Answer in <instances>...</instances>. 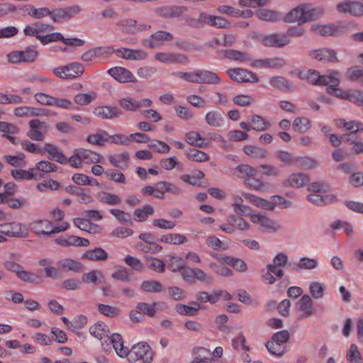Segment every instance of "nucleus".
Returning <instances> with one entry per match:
<instances>
[{"label":"nucleus","mask_w":363,"mask_h":363,"mask_svg":"<svg viewBox=\"0 0 363 363\" xmlns=\"http://www.w3.org/2000/svg\"><path fill=\"white\" fill-rule=\"evenodd\" d=\"M256 176H250L247 179L244 180L245 185L251 189L256 191H267L269 184L267 183L263 182L261 179L255 178Z\"/></svg>","instance_id":"nucleus-38"},{"label":"nucleus","mask_w":363,"mask_h":363,"mask_svg":"<svg viewBox=\"0 0 363 363\" xmlns=\"http://www.w3.org/2000/svg\"><path fill=\"white\" fill-rule=\"evenodd\" d=\"M160 240L167 244L179 245L186 241V238L180 233H169L162 235Z\"/></svg>","instance_id":"nucleus-48"},{"label":"nucleus","mask_w":363,"mask_h":363,"mask_svg":"<svg viewBox=\"0 0 363 363\" xmlns=\"http://www.w3.org/2000/svg\"><path fill=\"white\" fill-rule=\"evenodd\" d=\"M335 125L338 128H344L346 130H350L352 133L363 131V123L357 121H346L342 118H340L335 121Z\"/></svg>","instance_id":"nucleus-35"},{"label":"nucleus","mask_w":363,"mask_h":363,"mask_svg":"<svg viewBox=\"0 0 363 363\" xmlns=\"http://www.w3.org/2000/svg\"><path fill=\"white\" fill-rule=\"evenodd\" d=\"M185 155L188 160L196 162H206L210 160L208 154L195 148L186 150Z\"/></svg>","instance_id":"nucleus-41"},{"label":"nucleus","mask_w":363,"mask_h":363,"mask_svg":"<svg viewBox=\"0 0 363 363\" xmlns=\"http://www.w3.org/2000/svg\"><path fill=\"white\" fill-rule=\"evenodd\" d=\"M309 55L315 60L323 62H337V52L329 48H321L310 52Z\"/></svg>","instance_id":"nucleus-17"},{"label":"nucleus","mask_w":363,"mask_h":363,"mask_svg":"<svg viewBox=\"0 0 363 363\" xmlns=\"http://www.w3.org/2000/svg\"><path fill=\"white\" fill-rule=\"evenodd\" d=\"M95 97L96 94L94 92L89 94L79 93L74 96V101L78 105L84 106L89 104Z\"/></svg>","instance_id":"nucleus-61"},{"label":"nucleus","mask_w":363,"mask_h":363,"mask_svg":"<svg viewBox=\"0 0 363 363\" xmlns=\"http://www.w3.org/2000/svg\"><path fill=\"white\" fill-rule=\"evenodd\" d=\"M22 62H33L35 61L38 57V51L31 47H28L24 50H21Z\"/></svg>","instance_id":"nucleus-60"},{"label":"nucleus","mask_w":363,"mask_h":363,"mask_svg":"<svg viewBox=\"0 0 363 363\" xmlns=\"http://www.w3.org/2000/svg\"><path fill=\"white\" fill-rule=\"evenodd\" d=\"M186 11V7L175 5L165 6L157 9L158 14L165 18L179 17Z\"/></svg>","instance_id":"nucleus-24"},{"label":"nucleus","mask_w":363,"mask_h":363,"mask_svg":"<svg viewBox=\"0 0 363 363\" xmlns=\"http://www.w3.org/2000/svg\"><path fill=\"white\" fill-rule=\"evenodd\" d=\"M350 363H362V356L356 345L352 344L346 354Z\"/></svg>","instance_id":"nucleus-55"},{"label":"nucleus","mask_w":363,"mask_h":363,"mask_svg":"<svg viewBox=\"0 0 363 363\" xmlns=\"http://www.w3.org/2000/svg\"><path fill=\"white\" fill-rule=\"evenodd\" d=\"M206 123L213 128H220L223 125V117L218 111H208L205 116Z\"/></svg>","instance_id":"nucleus-33"},{"label":"nucleus","mask_w":363,"mask_h":363,"mask_svg":"<svg viewBox=\"0 0 363 363\" xmlns=\"http://www.w3.org/2000/svg\"><path fill=\"white\" fill-rule=\"evenodd\" d=\"M118 26L123 33L135 34L143 30H145L150 26L145 24H138L133 19L121 21Z\"/></svg>","instance_id":"nucleus-21"},{"label":"nucleus","mask_w":363,"mask_h":363,"mask_svg":"<svg viewBox=\"0 0 363 363\" xmlns=\"http://www.w3.org/2000/svg\"><path fill=\"white\" fill-rule=\"evenodd\" d=\"M243 152L247 155L255 159H264L268 156V152L266 150L253 145L245 146L243 147Z\"/></svg>","instance_id":"nucleus-43"},{"label":"nucleus","mask_w":363,"mask_h":363,"mask_svg":"<svg viewBox=\"0 0 363 363\" xmlns=\"http://www.w3.org/2000/svg\"><path fill=\"white\" fill-rule=\"evenodd\" d=\"M129 160V154L124 152L121 154L111 155L108 157L109 162L114 166L118 168L124 169L128 167L127 162Z\"/></svg>","instance_id":"nucleus-44"},{"label":"nucleus","mask_w":363,"mask_h":363,"mask_svg":"<svg viewBox=\"0 0 363 363\" xmlns=\"http://www.w3.org/2000/svg\"><path fill=\"white\" fill-rule=\"evenodd\" d=\"M306 4V22L319 19L323 15V9L320 7H315L309 4Z\"/></svg>","instance_id":"nucleus-46"},{"label":"nucleus","mask_w":363,"mask_h":363,"mask_svg":"<svg viewBox=\"0 0 363 363\" xmlns=\"http://www.w3.org/2000/svg\"><path fill=\"white\" fill-rule=\"evenodd\" d=\"M209 267L218 275L223 277H230L233 275V272L223 264L211 262L209 264Z\"/></svg>","instance_id":"nucleus-62"},{"label":"nucleus","mask_w":363,"mask_h":363,"mask_svg":"<svg viewBox=\"0 0 363 363\" xmlns=\"http://www.w3.org/2000/svg\"><path fill=\"white\" fill-rule=\"evenodd\" d=\"M126 357L130 363H135L138 361L142 363H152L154 352L147 343L140 342L132 346Z\"/></svg>","instance_id":"nucleus-5"},{"label":"nucleus","mask_w":363,"mask_h":363,"mask_svg":"<svg viewBox=\"0 0 363 363\" xmlns=\"http://www.w3.org/2000/svg\"><path fill=\"white\" fill-rule=\"evenodd\" d=\"M155 57L162 63L184 64L189 61L187 57L184 55H176L169 52H157Z\"/></svg>","instance_id":"nucleus-23"},{"label":"nucleus","mask_w":363,"mask_h":363,"mask_svg":"<svg viewBox=\"0 0 363 363\" xmlns=\"http://www.w3.org/2000/svg\"><path fill=\"white\" fill-rule=\"evenodd\" d=\"M306 4H299L291 9L284 17L285 23H298V25L306 23Z\"/></svg>","instance_id":"nucleus-14"},{"label":"nucleus","mask_w":363,"mask_h":363,"mask_svg":"<svg viewBox=\"0 0 363 363\" xmlns=\"http://www.w3.org/2000/svg\"><path fill=\"white\" fill-rule=\"evenodd\" d=\"M296 166L306 169H314L318 166L317 161L309 157H296Z\"/></svg>","instance_id":"nucleus-52"},{"label":"nucleus","mask_w":363,"mask_h":363,"mask_svg":"<svg viewBox=\"0 0 363 363\" xmlns=\"http://www.w3.org/2000/svg\"><path fill=\"white\" fill-rule=\"evenodd\" d=\"M227 221L228 223H233L235 225V228L241 230H246L249 229L248 223L242 218L236 216L235 215H230L228 216Z\"/></svg>","instance_id":"nucleus-57"},{"label":"nucleus","mask_w":363,"mask_h":363,"mask_svg":"<svg viewBox=\"0 0 363 363\" xmlns=\"http://www.w3.org/2000/svg\"><path fill=\"white\" fill-rule=\"evenodd\" d=\"M294 130L304 133L311 128V121L306 118H296L293 122Z\"/></svg>","instance_id":"nucleus-56"},{"label":"nucleus","mask_w":363,"mask_h":363,"mask_svg":"<svg viewBox=\"0 0 363 363\" xmlns=\"http://www.w3.org/2000/svg\"><path fill=\"white\" fill-rule=\"evenodd\" d=\"M308 182V177L303 173L293 174L287 180L289 186L296 188L303 186Z\"/></svg>","instance_id":"nucleus-51"},{"label":"nucleus","mask_w":363,"mask_h":363,"mask_svg":"<svg viewBox=\"0 0 363 363\" xmlns=\"http://www.w3.org/2000/svg\"><path fill=\"white\" fill-rule=\"evenodd\" d=\"M242 198L238 195L233 196L232 206L235 213L240 215H249L250 209L248 206L244 205Z\"/></svg>","instance_id":"nucleus-45"},{"label":"nucleus","mask_w":363,"mask_h":363,"mask_svg":"<svg viewBox=\"0 0 363 363\" xmlns=\"http://www.w3.org/2000/svg\"><path fill=\"white\" fill-rule=\"evenodd\" d=\"M90 334L101 341L102 347L106 349L105 343L109 338V330L104 323H97L89 328Z\"/></svg>","instance_id":"nucleus-20"},{"label":"nucleus","mask_w":363,"mask_h":363,"mask_svg":"<svg viewBox=\"0 0 363 363\" xmlns=\"http://www.w3.org/2000/svg\"><path fill=\"white\" fill-rule=\"evenodd\" d=\"M251 122L252 123V129L257 131H264L271 127V123L266 120L264 117L254 114L251 116Z\"/></svg>","instance_id":"nucleus-40"},{"label":"nucleus","mask_w":363,"mask_h":363,"mask_svg":"<svg viewBox=\"0 0 363 363\" xmlns=\"http://www.w3.org/2000/svg\"><path fill=\"white\" fill-rule=\"evenodd\" d=\"M82 258L91 261H103L108 258V255L102 248L96 247L94 250L86 251V253L82 255Z\"/></svg>","instance_id":"nucleus-39"},{"label":"nucleus","mask_w":363,"mask_h":363,"mask_svg":"<svg viewBox=\"0 0 363 363\" xmlns=\"http://www.w3.org/2000/svg\"><path fill=\"white\" fill-rule=\"evenodd\" d=\"M255 15L259 20L267 22H277L281 19L279 12L271 9H259L256 11Z\"/></svg>","instance_id":"nucleus-29"},{"label":"nucleus","mask_w":363,"mask_h":363,"mask_svg":"<svg viewBox=\"0 0 363 363\" xmlns=\"http://www.w3.org/2000/svg\"><path fill=\"white\" fill-rule=\"evenodd\" d=\"M59 267L62 270L80 272L82 270V264L72 259H63L57 262Z\"/></svg>","instance_id":"nucleus-36"},{"label":"nucleus","mask_w":363,"mask_h":363,"mask_svg":"<svg viewBox=\"0 0 363 363\" xmlns=\"http://www.w3.org/2000/svg\"><path fill=\"white\" fill-rule=\"evenodd\" d=\"M213 16L203 12L200 13L198 19H189L186 21V23L188 25L194 27H199L204 24L211 26Z\"/></svg>","instance_id":"nucleus-50"},{"label":"nucleus","mask_w":363,"mask_h":363,"mask_svg":"<svg viewBox=\"0 0 363 363\" xmlns=\"http://www.w3.org/2000/svg\"><path fill=\"white\" fill-rule=\"evenodd\" d=\"M312 30L323 36L337 35L339 34V29L334 25H319L315 24L311 27Z\"/></svg>","instance_id":"nucleus-32"},{"label":"nucleus","mask_w":363,"mask_h":363,"mask_svg":"<svg viewBox=\"0 0 363 363\" xmlns=\"http://www.w3.org/2000/svg\"><path fill=\"white\" fill-rule=\"evenodd\" d=\"M297 307L302 313V318H308L313 313V302L309 295H303L298 301Z\"/></svg>","instance_id":"nucleus-26"},{"label":"nucleus","mask_w":363,"mask_h":363,"mask_svg":"<svg viewBox=\"0 0 363 363\" xmlns=\"http://www.w3.org/2000/svg\"><path fill=\"white\" fill-rule=\"evenodd\" d=\"M185 140L189 145L199 147H207L210 145V143L206 138L199 132L194 130L186 133Z\"/></svg>","instance_id":"nucleus-27"},{"label":"nucleus","mask_w":363,"mask_h":363,"mask_svg":"<svg viewBox=\"0 0 363 363\" xmlns=\"http://www.w3.org/2000/svg\"><path fill=\"white\" fill-rule=\"evenodd\" d=\"M340 73L332 71L330 74L320 75L316 70H308L306 73H301V78L306 79L312 84L328 85L329 86H337L340 84Z\"/></svg>","instance_id":"nucleus-4"},{"label":"nucleus","mask_w":363,"mask_h":363,"mask_svg":"<svg viewBox=\"0 0 363 363\" xmlns=\"http://www.w3.org/2000/svg\"><path fill=\"white\" fill-rule=\"evenodd\" d=\"M326 288V284L324 283L312 281L309 285L308 291L313 298L320 299L324 296Z\"/></svg>","instance_id":"nucleus-42"},{"label":"nucleus","mask_w":363,"mask_h":363,"mask_svg":"<svg viewBox=\"0 0 363 363\" xmlns=\"http://www.w3.org/2000/svg\"><path fill=\"white\" fill-rule=\"evenodd\" d=\"M250 220L260 226L262 230L275 232L280 229V225L276 221L268 218L264 213L252 214Z\"/></svg>","instance_id":"nucleus-11"},{"label":"nucleus","mask_w":363,"mask_h":363,"mask_svg":"<svg viewBox=\"0 0 363 363\" xmlns=\"http://www.w3.org/2000/svg\"><path fill=\"white\" fill-rule=\"evenodd\" d=\"M108 140L109 135L105 130H99L96 133L89 135L87 137V141L89 143L97 145H104Z\"/></svg>","instance_id":"nucleus-47"},{"label":"nucleus","mask_w":363,"mask_h":363,"mask_svg":"<svg viewBox=\"0 0 363 363\" xmlns=\"http://www.w3.org/2000/svg\"><path fill=\"white\" fill-rule=\"evenodd\" d=\"M173 38L170 33L166 31H157L152 34L149 39L144 41L145 46L155 48L164 44L167 41H170Z\"/></svg>","instance_id":"nucleus-15"},{"label":"nucleus","mask_w":363,"mask_h":363,"mask_svg":"<svg viewBox=\"0 0 363 363\" xmlns=\"http://www.w3.org/2000/svg\"><path fill=\"white\" fill-rule=\"evenodd\" d=\"M336 9L341 13H349L356 16L363 15V4L359 1H343L337 4Z\"/></svg>","instance_id":"nucleus-13"},{"label":"nucleus","mask_w":363,"mask_h":363,"mask_svg":"<svg viewBox=\"0 0 363 363\" xmlns=\"http://www.w3.org/2000/svg\"><path fill=\"white\" fill-rule=\"evenodd\" d=\"M111 345L118 356L121 357H127L129 349L124 346L122 337L120 334L115 333L111 336L109 335L107 343H105V350H108Z\"/></svg>","instance_id":"nucleus-19"},{"label":"nucleus","mask_w":363,"mask_h":363,"mask_svg":"<svg viewBox=\"0 0 363 363\" xmlns=\"http://www.w3.org/2000/svg\"><path fill=\"white\" fill-rule=\"evenodd\" d=\"M53 74L62 79H72L80 77L84 72V66L79 62H72L67 65L55 67Z\"/></svg>","instance_id":"nucleus-7"},{"label":"nucleus","mask_w":363,"mask_h":363,"mask_svg":"<svg viewBox=\"0 0 363 363\" xmlns=\"http://www.w3.org/2000/svg\"><path fill=\"white\" fill-rule=\"evenodd\" d=\"M172 75L185 82L194 84H218L221 82L220 78L216 73L206 69H194L192 72H174Z\"/></svg>","instance_id":"nucleus-1"},{"label":"nucleus","mask_w":363,"mask_h":363,"mask_svg":"<svg viewBox=\"0 0 363 363\" xmlns=\"http://www.w3.org/2000/svg\"><path fill=\"white\" fill-rule=\"evenodd\" d=\"M346 75L348 79L354 81H359L363 84V69L355 66L347 69Z\"/></svg>","instance_id":"nucleus-64"},{"label":"nucleus","mask_w":363,"mask_h":363,"mask_svg":"<svg viewBox=\"0 0 363 363\" xmlns=\"http://www.w3.org/2000/svg\"><path fill=\"white\" fill-rule=\"evenodd\" d=\"M211 255H212V257H215L218 260L223 261L225 263L233 267L235 270H237L238 272H244L247 269L246 263L240 259L234 258V257H228V256H220V255H218L215 253H213Z\"/></svg>","instance_id":"nucleus-25"},{"label":"nucleus","mask_w":363,"mask_h":363,"mask_svg":"<svg viewBox=\"0 0 363 363\" xmlns=\"http://www.w3.org/2000/svg\"><path fill=\"white\" fill-rule=\"evenodd\" d=\"M108 73L121 83L135 82L137 81L133 73L123 67H115L108 70Z\"/></svg>","instance_id":"nucleus-16"},{"label":"nucleus","mask_w":363,"mask_h":363,"mask_svg":"<svg viewBox=\"0 0 363 363\" xmlns=\"http://www.w3.org/2000/svg\"><path fill=\"white\" fill-rule=\"evenodd\" d=\"M225 57L233 60L235 61H239L242 62H248L252 60L251 56L245 52H242L235 50H228L225 53Z\"/></svg>","instance_id":"nucleus-49"},{"label":"nucleus","mask_w":363,"mask_h":363,"mask_svg":"<svg viewBox=\"0 0 363 363\" xmlns=\"http://www.w3.org/2000/svg\"><path fill=\"white\" fill-rule=\"evenodd\" d=\"M265 345L268 351L274 355L282 356L285 352V347L272 340L268 341Z\"/></svg>","instance_id":"nucleus-59"},{"label":"nucleus","mask_w":363,"mask_h":363,"mask_svg":"<svg viewBox=\"0 0 363 363\" xmlns=\"http://www.w3.org/2000/svg\"><path fill=\"white\" fill-rule=\"evenodd\" d=\"M105 175L109 180L113 181L118 184H125L126 179L123 173L116 169H108L105 172Z\"/></svg>","instance_id":"nucleus-54"},{"label":"nucleus","mask_w":363,"mask_h":363,"mask_svg":"<svg viewBox=\"0 0 363 363\" xmlns=\"http://www.w3.org/2000/svg\"><path fill=\"white\" fill-rule=\"evenodd\" d=\"M328 186L318 182L312 183L308 190L311 193L308 195V200L315 205L332 203L336 201V196L333 194H326Z\"/></svg>","instance_id":"nucleus-3"},{"label":"nucleus","mask_w":363,"mask_h":363,"mask_svg":"<svg viewBox=\"0 0 363 363\" xmlns=\"http://www.w3.org/2000/svg\"><path fill=\"white\" fill-rule=\"evenodd\" d=\"M101 157L96 152L79 148L74 151L68 162L72 167L79 168L82 163L96 164L101 161Z\"/></svg>","instance_id":"nucleus-6"},{"label":"nucleus","mask_w":363,"mask_h":363,"mask_svg":"<svg viewBox=\"0 0 363 363\" xmlns=\"http://www.w3.org/2000/svg\"><path fill=\"white\" fill-rule=\"evenodd\" d=\"M0 233L9 237L23 238L28 235L27 230L18 222L0 223Z\"/></svg>","instance_id":"nucleus-8"},{"label":"nucleus","mask_w":363,"mask_h":363,"mask_svg":"<svg viewBox=\"0 0 363 363\" xmlns=\"http://www.w3.org/2000/svg\"><path fill=\"white\" fill-rule=\"evenodd\" d=\"M30 229L37 235H51L67 230L69 224L62 222L58 225L54 226L52 223L47 219H36L29 224Z\"/></svg>","instance_id":"nucleus-2"},{"label":"nucleus","mask_w":363,"mask_h":363,"mask_svg":"<svg viewBox=\"0 0 363 363\" xmlns=\"http://www.w3.org/2000/svg\"><path fill=\"white\" fill-rule=\"evenodd\" d=\"M28 13L30 16L34 18H42L48 16L50 14L49 9L43 7L36 9L33 6H29L28 9Z\"/></svg>","instance_id":"nucleus-63"},{"label":"nucleus","mask_w":363,"mask_h":363,"mask_svg":"<svg viewBox=\"0 0 363 363\" xmlns=\"http://www.w3.org/2000/svg\"><path fill=\"white\" fill-rule=\"evenodd\" d=\"M257 172V169H255L248 164H242L234 169L233 174L238 178L245 180L250 176H256Z\"/></svg>","instance_id":"nucleus-34"},{"label":"nucleus","mask_w":363,"mask_h":363,"mask_svg":"<svg viewBox=\"0 0 363 363\" xmlns=\"http://www.w3.org/2000/svg\"><path fill=\"white\" fill-rule=\"evenodd\" d=\"M262 43L267 47L282 48L291 43L290 38L285 33H272L263 36Z\"/></svg>","instance_id":"nucleus-12"},{"label":"nucleus","mask_w":363,"mask_h":363,"mask_svg":"<svg viewBox=\"0 0 363 363\" xmlns=\"http://www.w3.org/2000/svg\"><path fill=\"white\" fill-rule=\"evenodd\" d=\"M116 55L125 60L134 61L143 60L147 57V52L142 50H133L125 48H118Z\"/></svg>","instance_id":"nucleus-18"},{"label":"nucleus","mask_w":363,"mask_h":363,"mask_svg":"<svg viewBox=\"0 0 363 363\" xmlns=\"http://www.w3.org/2000/svg\"><path fill=\"white\" fill-rule=\"evenodd\" d=\"M242 196L252 205L265 210H273V204L270 201L256 196L251 194L244 193Z\"/></svg>","instance_id":"nucleus-31"},{"label":"nucleus","mask_w":363,"mask_h":363,"mask_svg":"<svg viewBox=\"0 0 363 363\" xmlns=\"http://www.w3.org/2000/svg\"><path fill=\"white\" fill-rule=\"evenodd\" d=\"M168 266L170 269L173 272H182L186 269L184 261L177 256H170V259L168 262Z\"/></svg>","instance_id":"nucleus-58"},{"label":"nucleus","mask_w":363,"mask_h":363,"mask_svg":"<svg viewBox=\"0 0 363 363\" xmlns=\"http://www.w3.org/2000/svg\"><path fill=\"white\" fill-rule=\"evenodd\" d=\"M228 75L231 79L239 83L242 82H258L257 76L252 72L242 69V68H233L229 69L227 71Z\"/></svg>","instance_id":"nucleus-10"},{"label":"nucleus","mask_w":363,"mask_h":363,"mask_svg":"<svg viewBox=\"0 0 363 363\" xmlns=\"http://www.w3.org/2000/svg\"><path fill=\"white\" fill-rule=\"evenodd\" d=\"M289 266L294 271L301 269L311 270L315 269L318 266V262L316 259L301 257L298 262H292Z\"/></svg>","instance_id":"nucleus-28"},{"label":"nucleus","mask_w":363,"mask_h":363,"mask_svg":"<svg viewBox=\"0 0 363 363\" xmlns=\"http://www.w3.org/2000/svg\"><path fill=\"white\" fill-rule=\"evenodd\" d=\"M269 84L274 89L280 90H289L291 86L289 81L282 77H272L269 79Z\"/></svg>","instance_id":"nucleus-53"},{"label":"nucleus","mask_w":363,"mask_h":363,"mask_svg":"<svg viewBox=\"0 0 363 363\" xmlns=\"http://www.w3.org/2000/svg\"><path fill=\"white\" fill-rule=\"evenodd\" d=\"M94 114L102 119H113L122 114L121 111L114 106H101L95 108Z\"/></svg>","instance_id":"nucleus-22"},{"label":"nucleus","mask_w":363,"mask_h":363,"mask_svg":"<svg viewBox=\"0 0 363 363\" xmlns=\"http://www.w3.org/2000/svg\"><path fill=\"white\" fill-rule=\"evenodd\" d=\"M43 150L50 155L49 158L50 160H55L60 164H66L68 162L67 157L54 145L45 143Z\"/></svg>","instance_id":"nucleus-30"},{"label":"nucleus","mask_w":363,"mask_h":363,"mask_svg":"<svg viewBox=\"0 0 363 363\" xmlns=\"http://www.w3.org/2000/svg\"><path fill=\"white\" fill-rule=\"evenodd\" d=\"M155 210L151 205L146 204L142 208H136L134 211L133 216L135 220L138 222L145 221L149 216H153Z\"/></svg>","instance_id":"nucleus-37"},{"label":"nucleus","mask_w":363,"mask_h":363,"mask_svg":"<svg viewBox=\"0 0 363 363\" xmlns=\"http://www.w3.org/2000/svg\"><path fill=\"white\" fill-rule=\"evenodd\" d=\"M182 277L187 282L199 281L203 283H210L211 277L203 270L197 267H186L182 272Z\"/></svg>","instance_id":"nucleus-9"}]
</instances>
